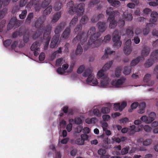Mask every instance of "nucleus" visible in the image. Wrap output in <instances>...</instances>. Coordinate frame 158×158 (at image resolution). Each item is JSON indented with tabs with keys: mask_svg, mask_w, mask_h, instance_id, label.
Returning <instances> with one entry per match:
<instances>
[{
	"mask_svg": "<svg viewBox=\"0 0 158 158\" xmlns=\"http://www.w3.org/2000/svg\"><path fill=\"white\" fill-rule=\"evenodd\" d=\"M78 21V18L77 16H74L70 21L69 26L70 27H74L77 22Z\"/></svg>",
	"mask_w": 158,
	"mask_h": 158,
	"instance_id": "nucleus-32",
	"label": "nucleus"
},
{
	"mask_svg": "<svg viewBox=\"0 0 158 158\" xmlns=\"http://www.w3.org/2000/svg\"><path fill=\"white\" fill-rule=\"evenodd\" d=\"M45 20V17L44 15L40 17L35 21V28H39L35 33V35L38 37L41 35L45 28L44 23Z\"/></svg>",
	"mask_w": 158,
	"mask_h": 158,
	"instance_id": "nucleus-4",
	"label": "nucleus"
},
{
	"mask_svg": "<svg viewBox=\"0 0 158 158\" xmlns=\"http://www.w3.org/2000/svg\"><path fill=\"white\" fill-rule=\"evenodd\" d=\"M118 34V31L116 29L112 34L113 36L112 40L114 43L113 47L116 49H118L120 47L122 44V42L120 41V36Z\"/></svg>",
	"mask_w": 158,
	"mask_h": 158,
	"instance_id": "nucleus-8",
	"label": "nucleus"
},
{
	"mask_svg": "<svg viewBox=\"0 0 158 158\" xmlns=\"http://www.w3.org/2000/svg\"><path fill=\"white\" fill-rule=\"evenodd\" d=\"M45 58V53L43 52L41 53L39 56V60L40 61H42L44 60Z\"/></svg>",
	"mask_w": 158,
	"mask_h": 158,
	"instance_id": "nucleus-64",
	"label": "nucleus"
},
{
	"mask_svg": "<svg viewBox=\"0 0 158 158\" xmlns=\"http://www.w3.org/2000/svg\"><path fill=\"white\" fill-rule=\"evenodd\" d=\"M74 120L75 123L77 124H80L82 122L81 119L79 117L75 118Z\"/></svg>",
	"mask_w": 158,
	"mask_h": 158,
	"instance_id": "nucleus-60",
	"label": "nucleus"
},
{
	"mask_svg": "<svg viewBox=\"0 0 158 158\" xmlns=\"http://www.w3.org/2000/svg\"><path fill=\"white\" fill-rule=\"evenodd\" d=\"M34 15L33 12L29 13L25 21V23L26 24H30L31 23V20L34 18Z\"/></svg>",
	"mask_w": 158,
	"mask_h": 158,
	"instance_id": "nucleus-28",
	"label": "nucleus"
},
{
	"mask_svg": "<svg viewBox=\"0 0 158 158\" xmlns=\"http://www.w3.org/2000/svg\"><path fill=\"white\" fill-rule=\"evenodd\" d=\"M52 10V6L51 5L49 6L44 10L42 15H44L45 17L46 16L50 14Z\"/></svg>",
	"mask_w": 158,
	"mask_h": 158,
	"instance_id": "nucleus-30",
	"label": "nucleus"
},
{
	"mask_svg": "<svg viewBox=\"0 0 158 158\" xmlns=\"http://www.w3.org/2000/svg\"><path fill=\"white\" fill-rule=\"evenodd\" d=\"M27 14V11L26 10H24L22 11L21 14H20L19 17L21 19H24L25 18Z\"/></svg>",
	"mask_w": 158,
	"mask_h": 158,
	"instance_id": "nucleus-45",
	"label": "nucleus"
},
{
	"mask_svg": "<svg viewBox=\"0 0 158 158\" xmlns=\"http://www.w3.org/2000/svg\"><path fill=\"white\" fill-rule=\"evenodd\" d=\"M109 78L108 77L102 79L100 83L101 86L103 87H106L109 83Z\"/></svg>",
	"mask_w": 158,
	"mask_h": 158,
	"instance_id": "nucleus-34",
	"label": "nucleus"
},
{
	"mask_svg": "<svg viewBox=\"0 0 158 158\" xmlns=\"http://www.w3.org/2000/svg\"><path fill=\"white\" fill-rule=\"evenodd\" d=\"M115 52L114 51H111L109 48H107L105 50V52L104 55L102 56V59L104 60L107 59L109 55H111L112 54H114Z\"/></svg>",
	"mask_w": 158,
	"mask_h": 158,
	"instance_id": "nucleus-22",
	"label": "nucleus"
},
{
	"mask_svg": "<svg viewBox=\"0 0 158 158\" xmlns=\"http://www.w3.org/2000/svg\"><path fill=\"white\" fill-rule=\"evenodd\" d=\"M83 52L82 47L80 44H78L76 49L75 51V54L76 56L80 55L82 54Z\"/></svg>",
	"mask_w": 158,
	"mask_h": 158,
	"instance_id": "nucleus-36",
	"label": "nucleus"
},
{
	"mask_svg": "<svg viewBox=\"0 0 158 158\" xmlns=\"http://www.w3.org/2000/svg\"><path fill=\"white\" fill-rule=\"evenodd\" d=\"M150 48L146 46H144L141 51V55L142 57L144 58L146 57L150 52Z\"/></svg>",
	"mask_w": 158,
	"mask_h": 158,
	"instance_id": "nucleus-20",
	"label": "nucleus"
},
{
	"mask_svg": "<svg viewBox=\"0 0 158 158\" xmlns=\"http://www.w3.org/2000/svg\"><path fill=\"white\" fill-rule=\"evenodd\" d=\"M59 36L58 35H54L52 38L50 44V47L51 48H54L56 46L59 40Z\"/></svg>",
	"mask_w": 158,
	"mask_h": 158,
	"instance_id": "nucleus-19",
	"label": "nucleus"
},
{
	"mask_svg": "<svg viewBox=\"0 0 158 158\" xmlns=\"http://www.w3.org/2000/svg\"><path fill=\"white\" fill-rule=\"evenodd\" d=\"M97 26L99 31V32L102 33L106 30L107 28V25L105 22L99 21L97 24Z\"/></svg>",
	"mask_w": 158,
	"mask_h": 158,
	"instance_id": "nucleus-15",
	"label": "nucleus"
},
{
	"mask_svg": "<svg viewBox=\"0 0 158 158\" xmlns=\"http://www.w3.org/2000/svg\"><path fill=\"white\" fill-rule=\"evenodd\" d=\"M88 139H77L75 142L76 144L78 145H82L84 144L85 141Z\"/></svg>",
	"mask_w": 158,
	"mask_h": 158,
	"instance_id": "nucleus-47",
	"label": "nucleus"
},
{
	"mask_svg": "<svg viewBox=\"0 0 158 158\" xmlns=\"http://www.w3.org/2000/svg\"><path fill=\"white\" fill-rule=\"evenodd\" d=\"M52 27L49 25L46 26L44 33L43 39L46 41L44 44V48L46 49L48 48L51 39L50 34L51 31Z\"/></svg>",
	"mask_w": 158,
	"mask_h": 158,
	"instance_id": "nucleus-6",
	"label": "nucleus"
},
{
	"mask_svg": "<svg viewBox=\"0 0 158 158\" xmlns=\"http://www.w3.org/2000/svg\"><path fill=\"white\" fill-rule=\"evenodd\" d=\"M82 29V26L80 24L77 26L74 30V32L76 34H80Z\"/></svg>",
	"mask_w": 158,
	"mask_h": 158,
	"instance_id": "nucleus-39",
	"label": "nucleus"
},
{
	"mask_svg": "<svg viewBox=\"0 0 158 158\" xmlns=\"http://www.w3.org/2000/svg\"><path fill=\"white\" fill-rule=\"evenodd\" d=\"M141 121L145 122L146 123H150L151 121H150L148 118L146 116L144 115L142 117L140 118Z\"/></svg>",
	"mask_w": 158,
	"mask_h": 158,
	"instance_id": "nucleus-46",
	"label": "nucleus"
},
{
	"mask_svg": "<svg viewBox=\"0 0 158 158\" xmlns=\"http://www.w3.org/2000/svg\"><path fill=\"white\" fill-rule=\"evenodd\" d=\"M93 112L94 115L100 117L101 116V112L98 109H94Z\"/></svg>",
	"mask_w": 158,
	"mask_h": 158,
	"instance_id": "nucleus-54",
	"label": "nucleus"
},
{
	"mask_svg": "<svg viewBox=\"0 0 158 158\" xmlns=\"http://www.w3.org/2000/svg\"><path fill=\"white\" fill-rule=\"evenodd\" d=\"M65 27V23L64 22H62L58 24L54 30V33L55 34L54 35H58L60 36V33L64 29Z\"/></svg>",
	"mask_w": 158,
	"mask_h": 158,
	"instance_id": "nucleus-13",
	"label": "nucleus"
},
{
	"mask_svg": "<svg viewBox=\"0 0 158 158\" xmlns=\"http://www.w3.org/2000/svg\"><path fill=\"white\" fill-rule=\"evenodd\" d=\"M68 6L69 7V13L70 14H73L77 11V8L74 6V2L71 1L67 3Z\"/></svg>",
	"mask_w": 158,
	"mask_h": 158,
	"instance_id": "nucleus-17",
	"label": "nucleus"
},
{
	"mask_svg": "<svg viewBox=\"0 0 158 158\" xmlns=\"http://www.w3.org/2000/svg\"><path fill=\"white\" fill-rule=\"evenodd\" d=\"M123 16L125 19L128 21H131L133 18L132 15L131 13H128L127 12L124 13Z\"/></svg>",
	"mask_w": 158,
	"mask_h": 158,
	"instance_id": "nucleus-31",
	"label": "nucleus"
},
{
	"mask_svg": "<svg viewBox=\"0 0 158 158\" xmlns=\"http://www.w3.org/2000/svg\"><path fill=\"white\" fill-rule=\"evenodd\" d=\"M156 117V114L154 112H151L149 114V118H148L151 123L153 121Z\"/></svg>",
	"mask_w": 158,
	"mask_h": 158,
	"instance_id": "nucleus-48",
	"label": "nucleus"
},
{
	"mask_svg": "<svg viewBox=\"0 0 158 158\" xmlns=\"http://www.w3.org/2000/svg\"><path fill=\"white\" fill-rule=\"evenodd\" d=\"M152 142V139H146L143 142V144L145 146L149 145Z\"/></svg>",
	"mask_w": 158,
	"mask_h": 158,
	"instance_id": "nucleus-57",
	"label": "nucleus"
},
{
	"mask_svg": "<svg viewBox=\"0 0 158 158\" xmlns=\"http://www.w3.org/2000/svg\"><path fill=\"white\" fill-rule=\"evenodd\" d=\"M113 62V60H111L110 61L107 63L105 64L103 67L102 69L104 70V71H106L108 70L112 66Z\"/></svg>",
	"mask_w": 158,
	"mask_h": 158,
	"instance_id": "nucleus-33",
	"label": "nucleus"
},
{
	"mask_svg": "<svg viewBox=\"0 0 158 158\" xmlns=\"http://www.w3.org/2000/svg\"><path fill=\"white\" fill-rule=\"evenodd\" d=\"M139 103L137 102L133 103L131 105V109L129 110V112H131L132 111V110L134 109H135L138 106Z\"/></svg>",
	"mask_w": 158,
	"mask_h": 158,
	"instance_id": "nucleus-50",
	"label": "nucleus"
},
{
	"mask_svg": "<svg viewBox=\"0 0 158 158\" xmlns=\"http://www.w3.org/2000/svg\"><path fill=\"white\" fill-rule=\"evenodd\" d=\"M106 14L109 16L107 21L110 22L109 28L110 29L114 28L117 25V22L115 20V17L116 15H118L119 12L118 11H114L113 8L110 7L106 11Z\"/></svg>",
	"mask_w": 158,
	"mask_h": 158,
	"instance_id": "nucleus-3",
	"label": "nucleus"
},
{
	"mask_svg": "<svg viewBox=\"0 0 158 158\" xmlns=\"http://www.w3.org/2000/svg\"><path fill=\"white\" fill-rule=\"evenodd\" d=\"M7 11V9L6 7L3 8L1 11V18H3L6 14Z\"/></svg>",
	"mask_w": 158,
	"mask_h": 158,
	"instance_id": "nucleus-63",
	"label": "nucleus"
},
{
	"mask_svg": "<svg viewBox=\"0 0 158 158\" xmlns=\"http://www.w3.org/2000/svg\"><path fill=\"white\" fill-rule=\"evenodd\" d=\"M70 32V28L69 27H67L62 34L61 36V38H63L64 39H67L69 36Z\"/></svg>",
	"mask_w": 158,
	"mask_h": 158,
	"instance_id": "nucleus-24",
	"label": "nucleus"
},
{
	"mask_svg": "<svg viewBox=\"0 0 158 158\" xmlns=\"http://www.w3.org/2000/svg\"><path fill=\"white\" fill-rule=\"evenodd\" d=\"M131 66H125L123 68V73L126 75H128L131 73Z\"/></svg>",
	"mask_w": 158,
	"mask_h": 158,
	"instance_id": "nucleus-37",
	"label": "nucleus"
},
{
	"mask_svg": "<svg viewBox=\"0 0 158 158\" xmlns=\"http://www.w3.org/2000/svg\"><path fill=\"white\" fill-rule=\"evenodd\" d=\"M85 5L83 3H80L78 4L77 8V11L75 12H77L78 15L79 16L83 15L84 11V7Z\"/></svg>",
	"mask_w": 158,
	"mask_h": 158,
	"instance_id": "nucleus-16",
	"label": "nucleus"
},
{
	"mask_svg": "<svg viewBox=\"0 0 158 158\" xmlns=\"http://www.w3.org/2000/svg\"><path fill=\"white\" fill-rule=\"evenodd\" d=\"M105 71L102 69L98 71L97 74L98 79L101 78V79H103L108 77L107 75L105 74Z\"/></svg>",
	"mask_w": 158,
	"mask_h": 158,
	"instance_id": "nucleus-25",
	"label": "nucleus"
},
{
	"mask_svg": "<svg viewBox=\"0 0 158 158\" xmlns=\"http://www.w3.org/2000/svg\"><path fill=\"white\" fill-rule=\"evenodd\" d=\"M40 45L39 41H35L31 45L30 49L31 51L33 52L34 55L37 56L39 54L40 52Z\"/></svg>",
	"mask_w": 158,
	"mask_h": 158,
	"instance_id": "nucleus-11",
	"label": "nucleus"
},
{
	"mask_svg": "<svg viewBox=\"0 0 158 158\" xmlns=\"http://www.w3.org/2000/svg\"><path fill=\"white\" fill-rule=\"evenodd\" d=\"M88 18L86 15H84L82 17L80 21L81 24H84L86 23L88 21Z\"/></svg>",
	"mask_w": 158,
	"mask_h": 158,
	"instance_id": "nucleus-42",
	"label": "nucleus"
},
{
	"mask_svg": "<svg viewBox=\"0 0 158 158\" xmlns=\"http://www.w3.org/2000/svg\"><path fill=\"white\" fill-rule=\"evenodd\" d=\"M62 7V4L60 2H56L55 4L54 8V10L56 11H59L61 8Z\"/></svg>",
	"mask_w": 158,
	"mask_h": 158,
	"instance_id": "nucleus-40",
	"label": "nucleus"
},
{
	"mask_svg": "<svg viewBox=\"0 0 158 158\" xmlns=\"http://www.w3.org/2000/svg\"><path fill=\"white\" fill-rule=\"evenodd\" d=\"M100 2V0H92L89 3V5L91 7H93L98 3Z\"/></svg>",
	"mask_w": 158,
	"mask_h": 158,
	"instance_id": "nucleus-52",
	"label": "nucleus"
},
{
	"mask_svg": "<svg viewBox=\"0 0 158 158\" xmlns=\"http://www.w3.org/2000/svg\"><path fill=\"white\" fill-rule=\"evenodd\" d=\"M110 111V109L108 107H103L101 109V112L103 114H108Z\"/></svg>",
	"mask_w": 158,
	"mask_h": 158,
	"instance_id": "nucleus-44",
	"label": "nucleus"
},
{
	"mask_svg": "<svg viewBox=\"0 0 158 158\" xmlns=\"http://www.w3.org/2000/svg\"><path fill=\"white\" fill-rule=\"evenodd\" d=\"M63 60L62 58H59L56 61V66H59L62 64V62Z\"/></svg>",
	"mask_w": 158,
	"mask_h": 158,
	"instance_id": "nucleus-61",
	"label": "nucleus"
},
{
	"mask_svg": "<svg viewBox=\"0 0 158 158\" xmlns=\"http://www.w3.org/2000/svg\"><path fill=\"white\" fill-rule=\"evenodd\" d=\"M158 61V49L155 50L151 54L149 59L144 64L145 68H148L152 65L154 63Z\"/></svg>",
	"mask_w": 158,
	"mask_h": 158,
	"instance_id": "nucleus-5",
	"label": "nucleus"
},
{
	"mask_svg": "<svg viewBox=\"0 0 158 158\" xmlns=\"http://www.w3.org/2000/svg\"><path fill=\"white\" fill-rule=\"evenodd\" d=\"M33 7L35 12H39L43 6L40 0L33 1Z\"/></svg>",
	"mask_w": 158,
	"mask_h": 158,
	"instance_id": "nucleus-18",
	"label": "nucleus"
},
{
	"mask_svg": "<svg viewBox=\"0 0 158 158\" xmlns=\"http://www.w3.org/2000/svg\"><path fill=\"white\" fill-rule=\"evenodd\" d=\"M122 67L121 66L117 67L115 69V75L117 77H119L121 75V69Z\"/></svg>",
	"mask_w": 158,
	"mask_h": 158,
	"instance_id": "nucleus-41",
	"label": "nucleus"
},
{
	"mask_svg": "<svg viewBox=\"0 0 158 158\" xmlns=\"http://www.w3.org/2000/svg\"><path fill=\"white\" fill-rule=\"evenodd\" d=\"M111 39V36L110 35H107L104 37V39L102 40V42L105 43L109 42Z\"/></svg>",
	"mask_w": 158,
	"mask_h": 158,
	"instance_id": "nucleus-51",
	"label": "nucleus"
},
{
	"mask_svg": "<svg viewBox=\"0 0 158 158\" xmlns=\"http://www.w3.org/2000/svg\"><path fill=\"white\" fill-rule=\"evenodd\" d=\"M146 104L144 102H143L139 104V109L138 110V112L139 114L143 113L145 112V108Z\"/></svg>",
	"mask_w": 158,
	"mask_h": 158,
	"instance_id": "nucleus-29",
	"label": "nucleus"
},
{
	"mask_svg": "<svg viewBox=\"0 0 158 158\" xmlns=\"http://www.w3.org/2000/svg\"><path fill=\"white\" fill-rule=\"evenodd\" d=\"M12 42V40H7L3 42V44L6 47H9L10 45Z\"/></svg>",
	"mask_w": 158,
	"mask_h": 158,
	"instance_id": "nucleus-55",
	"label": "nucleus"
},
{
	"mask_svg": "<svg viewBox=\"0 0 158 158\" xmlns=\"http://www.w3.org/2000/svg\"><path fill=\"white\" fill-rule=\"evenodd\" d=\"M129 150V147L123 148L121 151V154L124 155L127 154Z\"/></svg>",
	"mask_w": 158,
	"mask_h": 158,
	"instance_id": "nucleus-62",
	"label": "nucleus"
},
{
	"mask_svg": "<svg viewBox=\"0 0 158 158\" xmlns=\"http://www.w3.org/2000/svg\"><path fill=\"white\" fill-rule=\"evenodd\" d=\"M82 130L84 134L81 135V138H89V136L86 134L89 133L90 132V129L88 127H85L82 129V127L81 126H78L76 131V133H79Z\"/></svg>",
	"mask_w": 158,
	"mask_h": 158,
	"instance_id": "nucleus-10",
	"label": "nucleus"
},
{
	"mask_svg": "<svg viewBox=\"0 0 158 158\" xmlns=\"http://www.w3.org/2000/svg\"><path fill=\"white\" fill-rule=\"evenodd\" d=\"M125 80L126 79L125 77H121L119 79L114 80L112 81L111 84L115 87H119L124 82Z\"/></svg>",
	"mask_w": 158,
	"mask_h": 158,
	"instance_id": "nucleus-14",
	"label": "nucleus"
},
{
	"mask_svg": "<svg viewBox=\"0 0 158 158\" xmlns=\"http://www.w3.org/2000/svg\"><path fill=\"white\" fill-rule=\"evenodd\" d=\"M9 23L13 26L14 27H19L21 24V23L19 20H18L16 18H12L10 20Z\"/></svg>",
	"mask_w": 158,
	"mask_h": 158,
	"instance_id": "nucleus-21",
	"label": "nucleus"
},
{
	"mask_svg": "<svg viewBox=\"0 0 158 158\" xmlns=\"http://www.w3.org/2000/svg\"><path fill=\"white\" fill-rule=\"evenodd\" d=\"M30 37V34L29 33H25L23 36V40L24 43H27L28 42Z\"/></svg>",
	"mask_w": 158,
	"mask_h": 158,
	"instance_id": "nucleus-49",
	"label": "nucleus"
},
{
	"mask_svg": "<svg viewBox=\"0 0 158 158\" xmlns=\"http://www.w3.org/2000/svg\"><path fill=\"white\" fill-rule=\"evenodd\" d=\"M87 35L86 32H83L78 35L73 39V43L74 44H76L78 43V44H80L81 43L82 45L86 44Z\"/></svg>",
	"mask_w": 158,
	"mask_h": 158,
	"instance_id": "nucleus-7",
	"label": "nucleus"
},
{
	"mask_svg": "<svg viewBox=\"0 0 158 158\" xmlns=\"http://www.w3.org/2000/svg\"><path fill=\"white\" fill-rule=\"evenodd\" d=\"M51 0H43L41 3L43 8L47 7L51 3Z\"/></svg>",
	"mask_w": 158,
	"mask_h": 158,
	"instance_id": "nucleus-43",
	"label": "nucleus"
},
{
	"mask_svg": "<svg viewBox=\"0 0 158 158\" xmlns=\"http://www.w3.org/2000/svg\"><path fill=\"white\" fill-rule=\"evenodd\" d=\"M92 70L91 68H89L85 70L84 72L83 73V76L84 77H86L88 76L87 78L86 82L88 84H90L94 78V74L91 73Z\"/></svg>",
	"mask_w": 158,
	"mask_h": 158,
	"instance_id": "nucleus-9",
	"label": "nucleus"
},
{
	"mask_svg": "<svg viewBox=\"0 0 158 158\" xmlns=\"http://www.w3.org/2000/svg\"><path fill=\"white\" fill-rule=\"evenodd\" d=\"M22 32H20V31L19 30L18 31H16L13 33L12 37L13 38H16L17 37L18 35L20 36Z\"/></svg>",
	"mask_w": 158,
	"mask_h": 158,
	"instance_id": "nucleus-53",
	"label": "nucleus"
},
{
	"mask_svg": "<svg viewBox=\"0 0 158 158\" xmlns=\"http://www.w3.org/2000/svg\"><path fill=\"white\" fill-rule=\"evenodd\" d=\"M108 1L109 3H111L112 6L114 7L118 6L120 4L119 1L116 0H108Z\"/></svg>",
	"mask_w": 158,
	"mask_h": 158,
	"instance_id": "nucleus-38",
	"label": "nucleus"
},
{
	"mask_svg": "<svg viewBox=\"0 0 158 158\" xmlns=\"http://www.w3.org/2000/svg\"><path fill=\"white\" fill-rule=\"evenodd\" d=\"M151 16L152 18L150 19V22L152 23L156 22L158 17V13L156 12H152L151 14Z\"/></svg>",
	"mask_w": 158,
	"mask_h": 158,
	"instance_id": "nucleus-27",
	"label": "nucleus"
},
{
	"mask_svg": "<svg viewBox=\"0 0 158 158\" xmlns=\"http://www.w3.org/2000/svg\"><path fill=\"white\" fill-rule=\"evenodd\" d=\"M151 77V75L147 73L146 74L143 78V81L144 82H146L148 84H147V85L148 86H152L154 82L152 81H150V83L149 84V81Z\"/></svg>",
	"mask_w": 158,
	"mask_h": 158,
	"instance_id": "nucleus-23",
	"label": "nucleus"
},
{
	"mask_svg": "<svg viewBox=\"0 0 158 158\" xmlns=\"http://www.w3.org/2000/svg\"><path fill=\"white\" fill-rule=\"evenodd\" d=\"M96 28L94 27H92L89 30L86 34L87 35H90L88 42L87 43L89 48H94L98 47L101 44V40L98 39L101 35L99 32H96Z\"/></svg>",
	"mask_w": 158,
	"mask_h": 158,
	"instance_id": "nucleus-1",
	"label": "nucleus"
},
{
	"mask_svg": "<svg viewBox=\"0 0 158 158\" xmlns=\"http://www.w3.org/2000/svg\"><path fill=\"white\" fill-rule=\"evenodd\" d=\"M19 7L18 5H15L14 6L11 12L12 14H14L19 11Z\"/></svg>",
	"mask_w": 158,
	"mask_h": 158,
	"instance_id": "nucleus-56",
	"label": "nucleus"
},
{
	"mask_svg": "<svg viewBox=\"0 0 158 158\" xmlns=\"http://www.w3.org/2000/svg\"><path fill=\"white\" fill-rule=\"evenodd\" d=\"M141 59V57L140 56L137 57L135 59L132 60L131 63V65L132 66H135L139 63Z\"/></svg>",
	"mask_w": 158,
	"mask_h": 158,
	"instance_id": "nucleus-35",
	"label": "nucleus"
},
{
	"mask_svg": "<svg viewBox=\"0 0 158 158\" xmlns=\"http://www.w3.org/2000/svg\"><path fill=\"white\" fill-rule=\"evenodd\" d=\"M143 127V125L137 126L136 127L134 125L131 126L130 127L129 129L128 130L127 133L130 135H133L135 132L140 131Z\"/></svg>",
	"mask_w": 158,
	"mask_h": 158,
	"instance_id": "nucleus-12",
	"label": "nucleus"
},
{
	"mask_svg": "<svg viewBox=\"0 0 158 158\" xmlns=\"http://www.w3.org/2000/svg\"><path fill=\"white\" fill-rule=\"evenodd\" d=\"M125 33L124 35L126 36L129 39L125 43L124 52L126 55H128L131 53L132 51L131 47V41L130 39L134 35L133 28L132 27H128L125 29Z\"/></svg>",
	"mask_w": 158,
	"mask_h": 158,
	"instance_id": "nucleus-2",
	"label": "nucleus"
},
{
	"mask_svg": "<svg viewBox=\"0 0 158 158\" xmlns=\"http://www.w3.org/2000/svg\"><path fill=\"white\" fill-rule=\"evenodd\" d=\"M125 23V22L124 20L123 19H121L119 20L118 21L117 25L118 26L120 27H122L124 26Z\"/></svg>",
	"mask_w": 158,
	"mask_h": 158,
	"instance_id": "nucleus-58",
	"label": "nucleus"
},
{
	"mask_svg": "<svg viewBox=\"0 0 158 158\" xmlns=\"http://www.w3.org/2000/svg\"><path fill=\"white\" fill-rule=\"evenodd\" d=\"M61 15V12L59 11L55 13L53 16L52 19V23H55L57 22L60 19Z\"/></svg>",
	"mask_w": 158,
	"mask_h": 158,
	"instance_id": "nucleus-26",
	"label": "nucleus"
},
{
	"mask_svg": "<svg viewBox=\"0 0 158 158\" xmlns=\"http://www.w3.org/2000/svg\"><path fill=\"white\" fill-rule=\"evenodd\" d=\"M57 72L60 74L62 75L64 74L65 73V71L61 67H59L56 70Z\"/></svg>",
	"mask_w": 158,
	"mask_h": 158,
	"instance_id": "nucleus-59",
	"label": "nucleus"
}]
</instances>
